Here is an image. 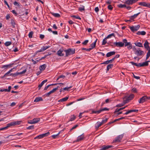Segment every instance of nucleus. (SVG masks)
Returning a JSON list of instances; mask_svg holds the SVG:
<instances>
[{"label":"nucleus","instance_id":"obj_22","mask_svg":"<svg viewBox=\"0 0 150 150\" xmlns=\"http://www.w3.org/2000/svg\"><path fill=\"white\" fill-rule=\"evenodd\" d=\"M47 79H46L43 81L38 86L39 90H40L41 88L42 87V86L43 85V84L46 82H47Z\"/></svg>","mask_w":150,"mask_h":150},{"label":"nucleus","instance_id":"obj_34","mask_svg":"<svg viewBox=\"0 0 150 150\" xmlns=\"http://www.w3.org/2000/svg\"><path fill=\"white\" fill-rule=\"evenodd\" d=\"M76 118V117L75 116L73 115L71 116V118L70 120H69V121H71L73 120H74Z\"/></svg>","mask_w":150,"mask_h":150},{"label":"nucleus","instance_id":"obj_50","mask_svg":"<svg viewBox=\"0 0 150 150\" xmlns=\"http://www.w3.org/2000/svg\"><path fill=\"white\" fill-rule=\"evenodd\" d=\"M61 131L59 132L58 133V134L56 135H53L52 136V137L53 138H55L56 137L60 134V133L61 132Z\"/></svg>","mask_w":150,"mask_h":150},{"label":"nucleus","instance_id":"obj_42","mask_svg":"<svg viewBox=\"0 0 150 150\" xmlns=\"http://www.w3.org/2000/svg\"><path fill=\"white\" fill-rule=\"evenodd\" d=\"M92 113L97 114H99L101 112L100 110L98 111H94V110H92Z\"/></svg>","mask_w":150,"mask_h":150},{"label":"nucleus","instance_id":"obj_49","mask_svg":"<svg viewBox=\"0 0 150 150\" xmlns=\"http://www.w3.org/2000/svg\"><path fill=\"white\" fill-rule=\"evenodd\" d=\"M53 93L52 92V91H50L49 92L46 93L45 94V96H47L48 97L51 94Z\"/></svg>","mask_w":150,"mask_h":150},{"label":"nucleus","instance_id":"obj_3","mask_svg":"<svg viewBox=\"0 0 150 150\" xmlns=\"http://www.w3.org/2000/svg\"><path fill=\"white\" fill-rule=\"evenodd\" d=\"M134 97V94H131L127 97L124 98L123 100L124 102V104H125L128 103L129 100H131Z\"/></svg>","mask_w":150,"mask_h":150},{"label":"nucleus","instance_id":"obj_15","mask_svg":"<svg viewBox=\"0 0 150 150\" xmlns=\"http://www.w3.org/2000/svg\"><path fill=\"white\" fill-rule=\"evenodd\" d=\"M149 43L146 40L145 41L144 44V46L145 49L147 50L150 49V47L149 45Z\"/></svg>","mask_w":150,"mask_h":150},{"label":"nucleus","instance_id":"obj_43","mask_svg":"<svg viewBox=\"0 0 150 150\" xmlns=\"http://www.w3.org/2000/svg\"><path fill=\"white\" fill-rule=\"evenodd\" d=\"M107 38H105L103 40L102 45H105L107 42L106 41Z\"/></svg>","mask_w":150,"mask_h":150},{"label":"nucleus","instance_id":"obj_64","mask_svg":"<svg viewBox=\"0 0 150 150\" xmlns=\"http://www.w3.org/2000/svg\"><path fill=\"white\" fill-rule=\"evenodd\" d=\"M150 56V53L147 52V54H146V60H147L149 57Z\"/></svg>","mask_w":150,"mask_h":150},{"label":"nucleus","instance_id":"obj_61","mask_svg":"<svg viewBox=\"0 0 150 150\" xmlns=\"http://www.w3.org/2000/svg\"><path fill=\"white\" fill-rule=\"evenodd\" d=\"M132 92L134 93H136L137 92V89L135 88H133L132 90Z\"/></svg>","mask_w":150,"mask_h":150},{"label":"nucleus","instance_id":"obj_18","mask_svg":"<svg viewBox=\"0 0 150 150\" xmlns=\"http://www.w3.org/2000/svg\"><path fill=\"white\" fill-rule=\"evenodd\" d=\"M115 52L114 51L110 52L108 53L106 55L107 57H109L115 54Z\"/></svg>","mask_w":150,"mask_h":150},{"label":"nucleus","instance_id":"obj_36","mask_svg":"<svg viewBox=\"0 0 150 150\" xmlns=\"http://www.w3.org/2000/svg\"><path fill=\"white\" fill-rule=\"evenodd\" d=\"M51 14L53 16L56 17H59L60 16V15L58 13H51Z\"/></svg>","mask_w":150,"mask_h":150},{"label":"nucleus","instance_id":"obj_54","mask_svg":"<svg viewBox=\"0 0 150 150\" xmlns=\"http://www.w3.org/2000/svg\"><path fill=\"white\" fill-rule=\"evenodd\" d=\"M39 60H36L35 61L33 59H32V62H33V63L34 64H35L37 63H38L39 61Z\"/></svg>","mask_w":150,"mask_h":150},{"label":"nucleus","instance_id":"obj_35","mask_svg":"<svg viewBox=\"0 0 150 150\" xmlns=\"http://www.w3.org/2000/svg\"><path fill=\"white\" fill-rule=\"evenodd\" d=\"M111 63L112 62H111L110 60H107V61H105L103 63H102L100 64H109L110 63Z\"/></svg>","mask_w":150,"mask_h":150},{"label":"nucleus","instance_id":"obj_60","mask_svg":"<svg viewBox=\"0 0 150 150\" xmlns=\"http://www.w3.org/2000/svg\"><path fill=\"white\" fill-rule=\"evenodd\" d=\"M124 104H125L124 103V104H122V103L119 104L117 105L116 106V107H121L123 106V105H124Z\"/></svg>","mask_w":150,"mask_h":150},{"label":"nucleus","instance_id":"obj_7","mask_svg":"<svg viewBox=\"0 0 150 150\" xmlns=\"http://www.w3.org/2000/svg\"><path fill=\"white\" fill-rule=\"evenodd\" d=\"M138 0H127L125 1V3L128 5H130L136 2Z\"/></svg>","mask_w":150,"mask_h":150},{"label":"nucleus","instance_id":"obj_13","mask_svg":"<svg viewBox=\"0 0 150 150\" xmlns=\"http://www.w3.org/2000/svg\"><path fill=\"white\" fill-rule=\"evenodd\" d=\"M84 135L83 134H82L81 135L79 136L76 139V140L75 141L76 142H79L81 141L82 140L84 139Z\"/></svg>","mask_w":150,"mask_h":150},{"label":"nucleus","instance_id":"obj_19","mask_svg":"<svg viewBox=\"0 0 150 150\" xmlns=\"http://www.w3.org/2000/svg\"><path fill=\"white\" fill-rule=\"evenodd\" d=\"M138 111V110H135V109L129 110H128L126 112H125L124 114H125V115H127L128 114H129V113H130L133 112H137Z\"/></svg>","mask_w":150,"mask_h":150},{"label":"nucleus","instance_id":"obj_8","mask_svg":"<svg viewBox=\"0 0 150 150\" xmlns=\"http://www.w3.org/2000/svg\"><path fill=\"white\" fill-rule=\"evenodd\" d=\"M50 47V46L49 45L47 46L43 47L40 50L36 51L35 55H36L37 53L39 52H42L44 51L45 50H46L47 49Z\"/></svg>","mask_w":150,"mask_h":150},{"label":"nucleus","instance_id":"obj_23","mask_svg":"<svg viewBox=\"0 0 150 150\" xmlns=\"http://www.w3.org/2000/svg\"><path fill=\"white\" fill-rule=\"evenodd\" d=\"M46 67V64H44L40 66L39 69L41 71H43L45 69Z\"/></svg>","mask_w":150,"mask_h":150},{"label":"nucleus","instance_id":"obj_20","mask_svg":"<svg viewBox=\"0 0 150 150\" xmlns=\"http://www.w3.org/2000/svg\"><path fill=\"white\" fill-rule=\"evenodd\" d=\"M13 63L12 64H9L8 65H4L2 67V68H4L5 69L7 68H10L12 66V65H13Z\"/></svg>","mask_w":150,"mask_h":150},{"label":"nucleus","instance_id":"obj_32","mask_svg":"<svg viewBox=\"0 0 150 150\" xmlns=\"http://www.w3.org/2000/svg\"><path fill=\"white\" fill-rule=\"evenodd\" d=\"M113 64H110L108 65L107 67V71H108L113 66Z\"/></svg>","mask_w":150,"mask_h":150},{"label":"nucleus","instance_id":"obj_57","mask_svg":"<svg viewBox=\"0 0 150 150\" xmlns=\"http://www.w3.org/2000/svg\"><path fill=\"white\" fill-rule=\"evenodd\" d=\"M42 137L41 134L40 135L35 138V139H41L42 138Z\"/></svg>","mask_w":150,"mask_h":150},{"label":"nucleus","instance_id":"obj_44","mask_svg":"<svg viewBox=\"0 0 150 150\" xmlns=\"http://www.w3.org/2000/svg\"><path fill=\"white\" fill-rule=\"evenodd\" d=\"M146 3V2H139V5L141 6H142L145 7Z\"/></svg>","mask_w":150,"mask_h":150},{"label":"nucleus","instance_id":"obj_21","mask_svg":"<svg viewBox=\"0 0 150 150\" xmlns=\"http://www.w3.org/2000/svg\"><path fill=\"white\" fill-rule=\"evenodd\" d=\"M103 125V124L101 122H98L95 125L96 128L97 129Z\"/></svg>","mask_w":150,"mask_h":150},{"label":"nucleus","instance_id":"obj_2","mask_svg":"<svg viewBox=\"0 0 150 150\" xmlns=\"http://www.w3.org/2000/svg\"><path fill=\"white\" fill-rule=\"evenodd\" d=\"M123 41L124 42V45L125 47H127V48L130 50L132 48V46L131 44V42H127V40L126 39H124L123 40Z\"/></svg>","mask_w":150,"mask_h":150},{"label":"nucleus","instance_id":"obj_25","mask_svg":"<svg viewBox=\"0 0 150 150\" xmlns=\"http://www.w3.org/2000/svg\"><path fill=\"white\" fill-rule=\"evenodd\" d=\"M33 123L34 124H35L40 121V119L39 118H35L33 119Z\"/></svg>","mask_w":150,"mask_h":150},{"label":"nucleus","instance_id":"obj_27","mask_svg":"<svg viewBox=\"0 0 150 150\" xmlns=\"http://www.w3.org/2000/svg\"><path fill=\"white\" fill-rule=\"evenodd\" d=\"M43 100L42 98L41 97H38L36 98L34 100L35 102H38Z\"/></svg>","mask_w":150,"mask_h":150},{"label":"nucleus","instance_id":"obj_62","mask_svg":"<svg viewBox=\"0 0 150 150\" xmlns=\"http://www.w3.org/2000/svg\"><path fill=\"white\" fill-rule=\"evenodd\" d=\"M13 4L15 6H19V4L16 1L14 2Z\"/></svg>","mask_w":150,"mask_h":150},{"label":"nucleus","instance_id":"obj_28","mask_svg":"<svg viewBox=\"0 0 150 150\" xmlns=\"http://www.w3.org/2000/svg\"><path fill=\"white\" fill-rule=\"evenodd\" d=\"M68 99V97H66L64 98H62L60 100H59V102H65Z\"/></svg>","mask_w":150,"mask_h":150},{"label":"nucleus","instance_id":"obj_38","mask_svg":"<svg viewBox=\"0 0 150 150\" xmlns=\"http://www.w3.org/2000/svg\"><path fill=\"white\" fill-rule=\"evenodd\" d=\"M118 7L120 8H123L126 7V5L125 4H120L118 5Z\"/></svg>","mask_w":150,"mask_h":150},{"label":"nucleus","instance_id":"obj_45","mask_svg":"<svg viewBox=\"0 0 150 150\" xmlns=\"http://www.w3.org/2000/svg\"><path fill=\"white\" fill-rule=\"evenodd\" d=\"M11 44V42H7L5 43V45L6 46H8Z\"/></svg>","mask_w":150,"mask_h":150},{"label":"nucleus","instance_id":"obj_30","mask_svg":"<svg viewBox=\"0 0 150 150\" xmlns=\"http://www.w3.org/2000/svg\"><path fill=\"white\" fill-rule=\"evenodd\" d=\"M149 62V61H148L143 63H141L142 67L147 66L149 64L148 63Z\"/></svg>","mask_w":150,"mask_h":150},{"label":"nucleus","instance_id":"obj_11","mask_svg":"<svg viewBox=\"0 0 150 150\" xmlns=\"http://www.w3.org/2000/svg\"><path fill=\"white\" fill-rule=\"evenodd\" d=\"M26 71H27L26 69H25V70H23V71H22L21 72H16L15 73H14L13 74V76L15 77L16 76H18V75L24 74L26 72Z\"/></svg>","mask_w":150,"mask_h":150},{"label":"nucleus","instance_id":"obj_17","mask_svg":"<svg viewBox=\"0 0 150 150\" xmlns=\"http://www.w3.org/2000/svg\"><path fill=\"white\" fill-rule=\"evenodd\" d=\"M21 122V121H16V122H11V125L12 126H14L16 125H20Z\"/></svg>","mask_w":150,"mask_h":150},{"label":"nucleus","instance_id":"obj_59","mask_svg":"<svg viewBox=\"0 0 150 150\" xmlns=\"http://www.w3.org/2000/svg\"><path fill=\"white\" fill-rule=\"evenodd\" d=\"M108 9H109V10H112L113 8V7H112V6L111 5H109L108 6Z\"/></svg>","mask_w":150,"mask_h":150},{"label":"nucleus","instance_id":"obj_16","mask_svg":"<svg viewBox=\"0 0 150 150\" xmlns=\"http://www.w3.org/2000/svg\"><path fill=\"white\" fill-rule=\"evenodd\" d=\"M12 126L11 125V123H8L7 124V126L1 128H0V130H3L5 129H7L8 127H9Z\"/></svg>","mask_w":150,"mask_h":150},{"label":"nucleus","instance_id":"obj_47","mask_svg":"<svg viewBox=\"0 0 150 150\" xmlns=\"http://www.w3.org/2000/svg\"><path fill=\"white\" fill-rule=\"evenodd\" d=\"M100 112L103 111H108L109 110V108H102L100 109Z\"/></svg>","mask_w":150,"mask_h":150},{"label":"nucleus","instance_id":"obj_6","mask_svg":"<svg viewBox=\"0 0 150 150\" xmlns=\"http://www.w3.org/2000/svg\"><path fill=\"white\" fill-rule=\"evenodd\" d=\"M135 54L138 56H142L144 53L143 51L140 50V48H139L136 51Z\"/></svg>","mask_w":150,"mask_h":150},{"label":"nucleus","instance_id":"obj_29","mask_svg":"<svg viewBox=\"0 0 150 150\" xmlns=\"http://www.w3.org/2000/svg\"><path fill=\"white\" fill-rule=\"evenodd\" d=\"M146 34V33L144 31H138L137 33V34L138 35H145Z\"/></svg>","mask_w":150,"mask_h":150},{"label":"nucleus","instance_id":"obj_37","mask_svg":"<svg viewBox=\"0 0 150 150\" xmlns=\"http://www.w3.org/2000/svg\"><path fill=\"white\" fill-rule=\"evenodd\" d=\"M13 69H12L10 70L8 72L6 73L4 75V77L8 76V75L12 71V70Z\"/></svg>","mask_w":150,"mask_h":150},{"label":"nucleus","instance_id":"obj_39","mask_svg":"<svg viewBox=\"0 0 150 150\" xmlns=\"http://www.w3.org/2000/svg\"><path fill=\"white\" fill-rule=\"evenodd\" d=\"M140 13V12H139L137 14H135L134 15L131 16V18H132V19H133L134 18H135Z\"/></svg>","mask_w":150,"mask_h":150},{"label":"nucleus","instance_id":"obj_40","mask_svg":"<svg viewBox=\"0 0 150 150\" xmlns=\"http://www.w3.org/2000/svg\"><path fill=\"white\" fill-rule=\"evenodd\" d=\"M49 134H50V132H48L47 133L41 134L43 138L44 137L47 136L49 135Z\"/></svg>","mask_w":150,"mask_h":150},{"label":"nucleus","instance_id":"obj_58","mask_svg":"<svg viewBox=\"0 0 150 150\" xmlns=\"http://www.w3.org/2000/svg\"><path fill=\"white\" fill-rule=\"evenodd\" d=\"M108 118H106L105 120H103L101 122L103 123V124L106 123L107 120H108Z\"/></svg>","mask_w":150,"mask_h":150},{"label":"nucleus","instance_id":"obj_5","mask_svg":"<svg viewBox=\"0 0 150 150\" xmlns=\"http://www.w3.org/2000/svg\"><path fill=\"white\" fill-rule=\"evenodd\" d=\"M123 136V134H121L118 136L116 138L113 140L114 142H120L122 139Z\"/></svg>","mask_w":150,"mask_h":150},{"label":"nucleus","instance_id":"obj_41","mask_svg":"<svg viewBox=\"0 0 150 150\" xmlns=\"http://www.w3.org/2000/svg\"><path fill=\"white\" fill-rule=\"evenodd\" d=\"M84 6H82L81 7H79V10L81 11L84 10Z\"/></svg>","mask_w":150,"mask_h":150},{"label":"nucleus","instance_id":"obj_14","mask_svg":"<svg viewBox=\"0 0 150 150\" xmlns=\"http://www.w3.org/2000/svg\"><path fill=\"white\" fill-rule=\"evenodd\" d=\"M97 40V39H96L95 41L93 43H92L91 44V48H89V49L88 50H91L92 49H93L95 47Z\"/></svg>","mask_w":150,"mask_h":150},{"label":"nucleus","instance_id":"obj_63","mask_svg":"<svg viewBox=\"0 0 150 150\" xmlns=\"http://www.w3.org/2000/svg\"><path fill=\"white\" fill-rule=\"evenodd\" d=\"M111 101V100L110 99H107L105 101V102L106 103H108L109 102H110Z\"/></svg>","mask_w":150,"mask_h":150},{"label":"nucleus","instance_id":"obj_56","mask_svg":"<svg viewBox=\"0 0 150 150\" xmlns=\"http://www.w3.org/2000/svg\"><path fill=\"white\" fill-rule=\"evenodd\" d=\"M145 7L150 8V3L146 2Z\"/></svg>","mask_w":150,"mask_h":150},{"label":"nucleus","instance_id":"obj_55","mask_svg":"<svg viewBox=\"0 0 150 150\" xmlns=\"http://www.w3.org/2000/svg\"><path fill=\"white\" fill-rule=\"evenodd\" d=\"M88 42V40H86L85 41H84L83 43L82 44L83 45H86L87 43Z\"/></svg>","mask_w":150,"mask_h":150},{"label":"nucleus","instance_id":"obj_48","mask_svg":"<svg viewBox=\"0 0 150 150\" xmlns=\"http://www.w3.org/2000/svg\"><path fill=\"white\" fill-rule=\"evenodd\" d=\"M33 33V31H31L28 34V36L29 38H32Z\"/></svg>","mask_w":150,"mask_h":150},{"label":"nucleus","instance_id":"obj_24","mask_svg":"<svg viewBox=\"0 0 150 150\" xmlns=\"http://www.w3.org/2000/svg\"><path fill=\"white\" fill-rule=\"evenodd\" d=\"M63 51L61 50H59L57 52V55L59 56H63L64 55V54L62 53Z\"/></svg>","mask_w":150,"mask_h":150},{"label":"nucleus","instance_id":"obj_53","mask_svg":"<svg viewBox=\"0 0 150 150\" xmlns=\"http://www.w3.org/2000/svg\"><path fill=\"white\" fill-rule=\"evenodd\" d=\"M72 87V86H70L69 87H65L63 89V90L64 91H68L69 89L71 88Z\"/></svg>","mask_w":150,"mask_h":150},{"label":"nucleus","instance_id":"obj_12","mask_svg":"<svg viewBox=\"0 0 150 150\" xmlns=\"http://www.w3.org/2000/svg\"><path fill=\"white\" fill-rule=\"evenodd\" d=\"M112 147V146L111 145H103L102 146L101 149L100 150H106Z\"/></svg>","mask_w":150,"mask_h":150},{"label":"nucleus","instance_id":"obj_1","mask_svg":"<svg viewBox=\"0 0 150 150\" xmlns=\"http://www.w3.org/2000/svg\"><path fill=\"white\" fill-rule=\"evenodd\" d=\"M64 51L66 53V56H68L69 55L74 54L75 52V49H74L69 48L67 50H65Z\"/></svg>","mask_w":150,"mask_h":150},{"label":"nucleus","instance_id":"obj_31","mask_svg":"<svg viewBox=\"0 0 150 150\" xmlns=\"http://www.w3.org/2000/svg\"><path fill=\"white\" fill-rule=\"evenodd\" d=\"M135 45L138 47H143L142 43L140 42H136L134 43Z\"/></svg>","mask_w":150,"mask_h":150},{"label":"nucleus","instance_id":"obj_52","mask_svg":"<svg viewBox=\"0 0 150 150\" xmlns=\"http://www.w3.org/2000/svg\"><path fill=\"white\" fill-rule=\"evenodd\" d=\"M65 77V76L64 75H61L59 76L58 78H57V80L58 81L59 80V79L60 78H64Z\"/></svg>","mask_w":150,"mask_h":150},{"label":"nucleus","instance_id":"obj_51","mask_svg":"<svg viewBox=\"0 0 150 150\" xmlns=\"http://www.w3.org/2000/svg\"><path fill=\"white\" fill-rule=\"evenodd\" d=\"M71 17H72L74 18H75L76 19H80V20L81 19V18H80V17L79 16H71Z\"/></svg>","mask_w":150,"mask_h":150},{"label":"nucleus","instance_id":"obj_26","mask_svg":"<svg viewBox=\"0 0 150 150\" xmlns=\"http://www.w3.org/2000/svg\"><path fill=\"white\" fill-rule=\"evenodd\" d=\"M11 23L12 28H14L15 27V25H16L15 20L13 19H11Z\"/></svg>","mask_w":150,"mask_h":150},{"label":"nucleus","instance_id":"obj_46","mask_svg":"<svg viewBox=\"0 0 150 150\" xmlns=\"http://www.w3.org/2000/svg\"><path fill=\"white\" fill-rule=\"evenodd\" d=\"M34 125H31L30 126L26 128L27 129H34Z\"/></svg>","mask_w":150,"mask_h":150},{"label":"nucleus","instance_id":"obj_33","mask_svg":"<svg viewBox=\"0 0 150 150\" xmlns=\"http://www.w3.org/2000/svg\"><path fill=\"white\" fill-rule=\"evenodd\" d=\"M112 36L115 37V35L114 33H112L111 34H109V35H108L107 37L105 38H107V39L108 38H110Z\"/></svg>","mask_w":150,"mask_h":150},{"label":"nucleus","instance_id":"obj_9","mask_svg":"<svg viewBox=\"0 0 150 150\" xmlns=\"http://www.w3.org/2000/svg\"><path fill=\"white\" fill-rule=\"evenodd\" d=\"M147 96H144L142 97L139 101V103H142L146 101L147 100Z\"/></svg>","mask_w":150,"mask_h":150},{"label":"nucleus","instance_id":"obj_4","mask_svg":"<svg viewBox=\"0 0 150 150\" xmlns=\"http://www.w3.org/2000/svg\"><path fill=\"white\" fill-rule=\"evenodd\" d=\"M140 27V26L139 25L129 27V28L133 32L137 31L139 29Z\"/></svg>","mask_w":150,"mask_h":150},{"label":"nucleus","instance_id":"obj_10","mask_svg":"<svg viewBox=\"0 0 150 150\" xmlns=\"http://www.w3.org/2000/svg\"><path fill=\"white\" fill-rule=\"evenodd\" d=\"M114 44L115 46L117 47H122L124 46V42L122 43V42H115Z\"/></svg>","mask_w":150,"mask_h":150}]
</instances>
